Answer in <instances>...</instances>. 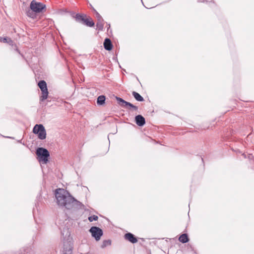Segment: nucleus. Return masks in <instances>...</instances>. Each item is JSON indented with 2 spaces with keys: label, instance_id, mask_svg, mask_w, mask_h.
<instances>
[{
  "label": "nucleus",
  "instance_id": "1",
  "mask_svg": "<svg viewBox=\"0 0 254 254\" xmlns=\"http://www.w3.org/2000/svg\"><path fill=\"white\" fill-rule=\"evenodd\" d=\"M57 203L65 207L67 209H78L81 207L82 203L75 199L69 193L64 189L56 190L55 193Z\"/></svg>",
  "mask_w": 254,
  "mask_h": 254
},
{
  "label": "nucleus",
  "instance_id": "2",
  "mask_svg": "<svg viewBox=\"0 0 254 254\" xmlns=\"http://www.w3.org/2000/svg\"><path fill=\"white\" fill-rule=\"evenodd\" d=\"M63 254H72V242L68 230H66L65 237H64Z\"/></svg>",
  "mask_w": 254,
  "mask_h": 254
},
{
  "label": "nucleus",
  "instance_id": "3",
  "mask_svg": "<svg viewBox=\"0 0 254 254\" xmlns=\"http://www.w3.org/2000/svg\"><path fill=\"white\" fill-rule=\"evenodd\" d=\"M36 153L39 162H42L44 164H46L48 162L50 153L47 149L42 147L38 148L36 150Z\"/></svg>",
  "mask_w": 254,
  "mask_h": 254
},
{
  "label": "nucleus",
  "instance_id": "4",
  "mask_svg": "<svg viewBox=\"0 0 254 254\" xmlns=\"http://www.w3.org/2000/svg\"><path fill=\"white\" fill-rule=\"evenodd\" d=\"M38 85L42 92V95L40 98V100L43 102L47 99L49 94L47 83L44 80H41L38 82Z\"/></svg>",
  "mask_w": 254,
  "mask_h": 254
},
{
  "label": "nucleus",
  "instance_id": "5",
  "mask_svg": "<svg viewBox=\"0 0 254 254\" xmlns=\"http://www.w3.org/2000/svg\"><path fill=\"white\" fill-rule=\"evenodd\" d=\"M33 132L37 134L38 138L40 139H44L46 137V131L44 127L41 125H36L33 128Z\"/></svg>",
  "mask_w": 254,
  "mask_h": 254
},
{
  "label": "nucleus",
  "instance_id": "6",
  "mask_svg": "<svg viewBox=\"0 0 254 254\" xmlns=\"http://www.w3.org/2000/svg\"><path fill=\"white\" fill-rule=\"evenodd\" d=\"M86 15H82L79 14H76L75 17L77 22H81L84 25L89 27H93L94 26V22L91 18H85Z\"/></svg>",
  "mask_w": 254,
  "mask_h": 254
},
{
  "label": "nucleus",
  "instance_id": "7",
  "mask_svg": "<svg viewBox=\"0 0 254 254\" xmlns=\"http://www.w3.org/2000/svg\"><path fill=\"white\" fill-rule=\"evenodd\" d=\"M116 99L118 102V103L122 107L125 108L127 109H132L134 111L138 110V107L137 106L133 105V104L129 102L126 101L122 98L116 96Z\"/></svg>",
  "mask_w": 254,
  "mask_h": 254
},
{
  "label": "nucleus",
  "instance_id": "8",
  "mask_svg": "<svg viewBox=\"0 0 254 254\" xmlns=\"http://www.w3.org/2000/svg\"><path fill=\"white\" fill-rule=\"evenodd\" d=\"M30 7L31 10L34 12L39 13L46 8V5L41 2H37L35 0H33L30 3Z\"/></svg>",
  "mask_w": 254,
  "mask_h": 254
},
{
  "label": "nucleus",
  "instance_id": "9",
  "mask_svg": "<svg viewBox=\"0 0 254 254\" xmlns=\"http://www.w3.org/2000/svg\"><path fill=\"white\" fill-rule=\"evenodd\" d=\"M89 232L91 233L92 236L94 237L96 241H99L103 234L102 230L96 226L92 227L90 229Z\"/></svg>",
  "mask_w": 254,
  "mask_h": 254
},
{
  "label": "nucleus",
  "instance_id": "10",
  "mask_svg": "<svg viewBox=\"0 0 254 254\" xmlns=\"http://www.w3.org/2000/svg\"><path fill=\"white\" fill-rule=\"evenodd\" d=\"M94 11L96 13V17L97 19V22L96 24L97 28L99 30H102L104 27V20L98 12H97L95 9Z\"/></svg>",
  "mask_w": 254,
  "mask_h": 254
},
{
  "label": "nucleus",
  "instance_id": "11",
  "mask_svg": "<svg viewBox=\"0 0 254 254\" xmlns=\"http://www.w3.org/2000/svg\"><path fill=\"white\" fill-rule=\"evenodd\" d=\"M125 239L132 244L136 243L137 242V239L131 233H128L125 235Z\"/></svg>",
  "mask_w": 254,
  "mask_h": 254
},
{
  "label": "nucleus",
  "instance_id": "12",
  "mask_svg": "<svg viewBox=\"0 0 254 254\" xmlns=\"http://www.w3.org/2000/svg\"><path fill=\"white\" fill-rule=\"evenodd\" d=\"M136 124L140 127L143 126L145 124V118L141 115H137L135 118Z\"/></svg>",
  "mask_w": 254,
  "mask_h": 254
},
{
  "label": "nucleus",
  "instance_id": "13",
  "mask_svg": "<svg viewBox=\"0 0 254 254\" xmlns=\"http://www.w3.org/2000/svg\"><path fill=\"white\" fill-rule=\"evenodd\" d=\"M104 47L105 50L110 51L113 48V45L111 41L109 38H106L104 42Z\"/></svg>",
  "mask_w": 254,
  "mask_h": 254
},
{
  "label": "nucleus",
  "instance_id": "14",
  "mask_svg": "<svg viewBox=\"0 0 254 254\" xmlns=\"http://www.w3.org/2000/svg\"><path fill=\"white\" fill-rule=\"evenodd\" d=\"M132 94L137 101L142 102L144 100V98L139 93L135 91H133L132 92Z\"/></svg>",
  "mask_w": 254,
  "mask_h": 254
},
{
  "label": "nucleus",
  "instance_id": "15",
  "mask_svg": "<svg viewBox=\"0 0 254 254\" xmlns=\"http://www.w3.org/2000/svg\"><path fill=\"white\" fill-rule=\"evenodd\" d=\"M179 240L182 243H186L188 242L189 241V238L187 234H183L181 235L179 238Z\"/></svg>",
  "mask_w": 254,
  "mask_h": 254
},
{
  "label": "nucleus",
  "instance_id": "16",
  "mask_svg": "<svg viewBox=\"0 0 254 254\" xmlns=\"http://www.w3.org/2000/svg\"><path fill=\"white\" fill-rule=\"evenodd\" d=\"M106 98L104 95H100L97 98V103L99 105H102L105 103Z\"/></svg>",
  "mask_w": 254,
  "mask_h": 254
},
{
  "label": "nucleus",
  "instance_id": "17",
  "mask_svg": "<svg viewBox=\"0 0 254 254\" xmlns=\"http://www.w3.org/2000/svg\"><path fill=\"white\" fill-rule=\"evenodd\" d=\"M111 244V242L110 240H105L103 242L101 247L102 248H104L107 247V246L110 245Z\"/></svg>",
  "mask_w": 254,
  "mask_h": 254
},
{
  "label": "nucleus",
  "instance_id": "18",
  "mask_svg": "<svg viewBox=\"0 0 254 254\" xmlns=\"http://www.w3.org/2000/svg\"><path fill=\"white\" fill-rule=\"evenodd\" d=\"M88 219L90 222H92L93 221H97L98 219V217L96 215H92L89 216Z\"/></svg>",
  "mask_w": 254,
  "mask_h": 254
},
{
  "label": "nucleus",
  "instance_id": "19",
  "mask_svg": "<svg viewBox=\"0 0 254 254\" xmlns=\"http://www.w3.org/2000/svg\"><path fill=\"white\" fill-rule=\"evenodd\" d=\"M32 10H28L27 11V15L30 17L34 18L35 17V14L33 13Z\"/></svg>",
  "mask_w": 254,
  "mask_h": 254
},
{
  "label": "nucleus",
  "instance_id": "20",
  "mask_svg": "<svg viewBox=\"0 0 254 254\" xmlns=\"http://www.w3.org/2000/svg\"><path fill=\"white\" fill-rule=\"evenodd\" d=\"M0 41L4 43H8L9 41H11L10 38L0 37Z\"/></svg>",
  "mask_w": 254,
  "mask_h": 254
},
{
  "label": "nucleus",
  "instance_id": "21",
  "mask_svg": "<svg viewBox=\"0 0 254 254\" xmlns=\"http://www.w3.org/2000/svg\"><path fill=\"white\" fill-rule=\"evenodd\" d=\"M62 235L64 236V233L63 232H62Z\"/></svg>",
  "mask_w": 254,
  "mask_h": 254
}]
</instances>
